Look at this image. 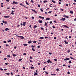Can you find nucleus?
<instances>
[{
  "label": "nucleus",
  "mask_w": 76,
  "mask_h": 76,
  "mask_svg": "<svg viewBox=\"0 0 76 76\" xmlns=\"http://www.w3.org/2000/svg\"><path fill=\"white\" fill-rule=\"evenodd\" d=\"M46 61L47 62V63H53V62L51 61L50 59H48V61Z\"/></svg>",
  "instance_id": "obj_1"
},
{
  "label": "nucleus",
  "mask_w": 76,
  "mask_h": 76,
  "mask_svg": "<svg viewBox=\"0 0 76 76\" xmlns=\"http://www.w3.org/2000/svg\"><path fill=\"white\" fill-rule=\"evenodd\" d=\"M20 4V6H22L24 7H26V8H28V7H26V6H24V5H23V4H22V3Z\"/></svg>",
  "instance_id": "obj_2"
},
{
  "label": "nucleus",
  "mask_w": 76,
  "mask_h": 76,
  "mask_svg": "<svg viewBox=\"0 0 76 76\" xmlns=\"http://www.w3.org/2000/svg\"><path fill=\"white\" fill-rule=\"evenodd\" d=\"M60 20H62L63 21H64V20H66V18H61L60 19Z\"/></svg>",
  "instance_id": "obj_3"
},
{
  "label": "nucleus",
  "mask_w": 76,
  "mask_h": 76,
  "mask_svg": "<svg viewBox=\"0 0 76 76\" xmlns=\"http://www.w3.org/2000/svg\"><path fill=\"white\" fill-rule=\"evenodd\" d=\"M70 58H66L65 59H64V61H67V60H69Z\"/></svg>",
  "instance_id": "obj_4"
},
{
  "label": "nucleus",
  "mask_w": 76,
  "mask_h": 76,
  "mask_svg": "<svg viewBox=\"0 0 76 76\" xmlns=\"http://www.w3.org/2000/svg\"><path fill=\"white\" fill-rule=\"evenodd\" d=\"M18 4V3L16 2L15 1H14L13 2V3L12 4Z\"/></svg>",
  "instance_id": "obj_5"
},
{
  "label": "nucleus",
  "mask_w": 76,
  "mask_h": 76,
  "mask_svg": "<svg viewBox=\"0 0 76 76\" xmlns=\"http://www.w3.org/2000/svg\"><path fill=\"white\" fill-rule=\"evenodd\" d=\"M39 23H42V20H39Z\"/></svg>",
  "instance_id": "obj_6"
},
{
  "label": "nucleus",
  "mask_w": 76,
  "mask_h": 76,
  "mask_svg": "<svg viewBox=\"0 0 76 76\" xmlns=\"http://www.w3.org/2000/svg\"><path fill=\"white\" fill-rule=\"evenodd\" d=\"M63 26L64 27H65V28H68V29H69V27H68L67 26H66V25H64Z\"/></svg>",
  "instance_id": "obj_7"
},
{
  "label": "nucleus",
  "mask_w": 76,
  "mask_h": 76,
  "mask_svg": "<svg viewBox=\"0 0 76 76\" xmlns=\"http://www.w3.org/2000/svg\"><path fill=\"white\" fill-rule=\"evenodd\" d=\"M11 14H12V15H14V11L12 10L11 12Z\"/></svg>",
  "instance_id": "obj_8"
},
{
  "label": "nucleus",
  "mask_w": 76,
  "mask_h": 76,
  "mask_svg": "<svg viewBox=\"0 0 76 76\" xmlns=\"http://www.w3.org/2000/svg\"><path fill=\"white\" fill-rule=\"evenodd\" d=\"M26 25V22H24L23 23V26H25Z\"/></svg>",
  "instance_id": "obj_9"
},
{
  "label": "nucleus",
  "mask_w": 76,
  "mask_h": 76,
  "mask_svg": "<svg viewBox=\"0 0 76 76\" xmlns=\"http://www.w3.org/2000/svg\"><path fill=\"white\" fill-rule=\"evenodd\" d=\"M39 18H41V19H44V17H41V16H39Z\"/></svg>",
  "instance_id": "obj_10"
},
{
  "label": "nucleus",
  "mask_w": 76,
  "mask_h": 76,
  "mask_svg": "<svg viewBox=\"0 0 76 76\" xmlns=\"http://www.w3.org/2000/svg\"><path fill=\"white\" fill-rule=\"evenodd\" d=\"M31 10H32V11H34V12L35 13H37V11H35V10H34L33 9H31Z\"/></svg>",
  "instance_id": "obj_11"
},
{
  "label": "nucleus",
  "mask_w": 76,
  "mask_h": 76,
  "mask_svg": "<svg viewBox=\"0 0 76 76\" xmlns=\"http://www.w3.org/2000/svg\"><path fill=\"white\" fill-rule=\"evenodd\" d=\"M28 44H31V43H32V41L30 40V41L28 42Z\"/></svg>",
  "instance_id": "obj_12"
},
{
  "label": "nucleus",
  "mask_w": 76,
  "mask_h": 76,
  "mask_svg": "<svg viewBox=\"0 0 76 76\" xmlns=\"http://www.w3.org/2000/svg\"><path fill=\"white\" fill-rule=\"evenodd\" d=\"M37 28V26L36 25H35L33 27V28Z\"/></svg>",
  "instance_id": "obj_13"
},
{
  "label": "nucleus",
  "mask_w": 76,
  "mask_h": 76,
  "mask_svg": "<svg viewBox=\"0 0 76 76\" xmlns=\"http://www.w3.org/2000/svg\"><path fill=\"white\" fill-rule=\"evenodd\" d=\"M26 3L27 5H28V6H29V3H28V2H27V1H26Z\"/></svg>",
  "instance_id": "obj_14"
},
{
  "label": "nucleus",
  "mask_w": 76,
  "mask_h": 76,
  "mask_svg": "<svg viewBox=\"0 0 76 76\" xmlns=\"http://www.w3.org/2000/svg\"><path fill=\"white\" fill-rule=\"evenodd\" d=\"M30 68L31 69H35L34 66H31Z\"/></svg>",
  "instance_id": "obj_15"
},
{
  "label": "nucleus",
  "mask_w": 76,
  "mask_h": 76,
  "mask_svg": "<svg viewBox=\"0 0 76 76\" xmlns=\"http://www.w3.org/2000/svg\"><path fill=\"white\" fill-rule=\"evenodd\" d=\"M39 39H44V37H40V38H39Z\"/></svg>",
  "instance_id": "obj_16"
},
{
  "label": "nucleus",
  "mask_w": 76,
  "mask_h": 76,
  "mask_svg": "<svg viewBox=\"0 0 76 76\" xmlns=\"http://www.w3.org/2000/svg\"><path fill=\"white\" fill-rule=\"evenodd\" d=\"M23 45H24V46H27V45H28V44L25 43L23 44Z\"/></svg>",
  "instance_id": "obj_17"
},
{
  "label": "nucleus",
  "mask_w": 76,
  "mask_h": 76,
  "mask_svg": "<svg viewBox=\"0 0 76 76\" xmlns=\"http://www.w3.org/2000/svg\"><path fill=\"white\" fill-rule=\"evenodd\" d=\"M64 42H65V44H68V42H67V41L66 40L64 41Z\"/></svg>",
  "instance_id": "obj_18"
},
{
  "label": "nucleus",
  "mask_w": 76,
  "mask_h": 76,
  "mask_svg": "<svg viewBox=\"0 0 76 76\" xmlns=\"http://www.w3.org/2000/svg\"><path fill=\"white\" fill-rule=\"evenodd\" d=\"M45 26H46V27H47L48 26L47 23V22H45Z\"/></svg>",
  "instance_id": "obj_19"
},
{
  "label": "nucleus",
  "mask_w": 76,
  "mask_h": 76,
  "mask_svg": "<svg viewBox=\"0 0 76 76\" xmlns=\"http://www.w3.org/2000/svg\"><path fill=\"white\" fill-rule=\"evenodd\" d=\"M38 74L37 73H35V74H34V76H37V75H38Z\"/></svg>",
  "instance_id": "obj_20"
},
{
  "label": "nucleus",
  "mask_w": 76,
  "mask_h": 76,
  "mask_svg": "<svg viewBox=\"0 0 76 76\" xmlns=\"http://www.w3.org/2000/svg\"><path fill=\"white\" fill-rule=\"evenodd\" d=\"M50 18H46V20H50Z\"/></svg>",
  "instance_id": "obj_21"
},
{
  "label": "nucleus",
  "mask_w": 76,
  "mask_h": 76,
  "mask_svg": "<svg viewBox=\"0 0 76 76\" xmlns=\"http://www.w3.org/2000/svg\"><path fill=\"white\" fill-rule=\"evenodd\" d=\"M70 13L71 14H73V12L72 11H71Z\"/></svg>",
  "instance_id": "obj_22"
},
{
  "label": "nucleus",
  "mask_w": 76,
  "mask_h": 76,
  "mask_svg": "<svg viewBox=\"0 0 76 76\" xmlns=\"http://www.w3.org/2000/svg\"><path fill=\"white\" fill-rule=\"evenodd\" d=\"M8 17H9V16L8 17V16H4V17H5V18H7Z\"/></svg>",
  "instance_id": "obj_23"
},
{
  "label": "nucleus",
  "mask_w": 76,
  "mask_h": 76,
  "mask_svg": "<svg viewBox=\"0 0 76 76\" xmlns=\"http://www.w3.org/2000/svg\"><path fill=\"white\" fill-rule=\"evenodd\" d=\"M52 1L54 3H56V2L55 1H54V0H52Z\"/></svg>",
  "instance_id": "obj_24"
},
{
  "label": "nucleus",
  "mask_w": 76,
  "mask_h": 76,
  "mask_svg": "<svg viewBox=\"0 0 76 76\" xmlns=\"http://www.w3.org/2000/svg\"><path fill=\"white\" fill-rule=\"evenodd\" d=\"M5 30V31H9V28H6Z\"/></svg>",
  "instance_id": "obj_25"
},
{
  "label": "nucleus",
  "mask_w": 76,
  "mask_h": 76,
  "mask_svg": "<svg viewBox=\"0 0 76 76\" xmlns=\"http://www.w3.org/2000/svg\"><path fill=\"white\" fill-rule=\"evenodd\" d=\"M40 10H41V12H44V10H42V8L40 9Z\"/></svg>",
  "instance_id": "obj_26"
},
{
  "label": "nucleus",
  "mask_w": 76,
  "mask_h": 76,
  "mask_svg": "<svg viewBox=\"0 0 76 76\" xmlns=\"http://www.w3.org/2000/svg\"><path fill=\"white\" fill-rule=\"evenodd\" d=\"M52 12V11H49L48 12V13H50V14H51V12Z\"/></svg>",
  "instance_id": "obj_27"
},
{
  "label": "nucleus",
  "mask_w": 76,
  "mask_h": 76,
  "mask_svg": "<svg viewBox=\"0 0 76 76\" xmlns=\"http://www.w3.org/2000/svg\"><path fill=\"white\" fill-rule=\"evenodd\" d=\"M72 62V61L71 60H70L69 61V64H70V63H71V62Z\"/></svg>",
  "instance_id": "obj_28"
},
{
  "label": "nucleus",
  "mask_w": 76,
  "mask_h": 76,
  "mask_svg": "<svg viewBox=\"0 0 76 76\" xmlns=\"http://www.w3.org/2000/svg\"><path fill=\"white\" fill-rule=\"evenodd\" d=\"M31 3H34V1L32 0H31Z\"/></svg>",
  "instance_id": "obj_29"
},
{
  "label": "nucleus",
  "mask_w": 76,
  "mask_h": 76,
  "mask_svg": "<svg viewBox=\"0 0 76 76\" xmlns=\"http://www.w3.org/2000/svg\"><path fill=\"white\" fill-rule=\"evenodd\" d=\"M22 58L20 59H19V61H22Z\"/></svg>",
  "instance_id": "obj_30"
},
{
  "label": "nucleus",
  "mask_w": 76,
  "mask_h": 76,
  "mask_svg": "<svg viewBox=\"0 0 76 76\" xmlns=\"http://www.w3.org/2000/svg\"><path fill=\"white\" fill-rule=\"evenodd\" d=\"M21 37H21V39H23V38H24V37H23V36H20Z\"/></svg>",
  "instance_id": "obj_31"
},
{
  "label": "nucleus",
  "mask_w": 76,
  "mask_h": 76,
  "mask_svg": "<svg viewBox=\"0 0 76 76\" xmlns=\"http://www.w3.org/2000/svg\"><path fill=\"white\" fill-rule=\"evenodd\" d=\"M13 56H14V57H16L17 55L16 54H13Z\"/></svg>",
  "instance_id": "obj_32"
},
{
  "label": "nucleus",
  "mask_w": 76,
  "mask_h": 76,
  "mask_svg": "<svg viewBox=\"0 0 76 76\" xmlns=\"http://www.w3.org/2000/svg\"><path fill=\"white\" fill-rule=\"evenodd\" d=\"M54 61H57V59H54Z\"/></svg>",
  "instance_id": "obj_33"
},
{
  "label": "nucleus",
  "mask_w": 76,
  "mask_h": 76,
  "mask_svg": "<svg viewBox=\"0 0 76 76\" xmlns=\"http://www.w3.org/2000/svg\"><path fill=\"white\" fill-rule=\"evenodd\" d=\"M32 50H33V51H35V49H34V48H33L32 49Z\"/></svg>",
  "instance_id": "obj_34"
},
{
  "label": "nucleus",
  "mask_w": 76,
  "mask_h": 76,
  "mask_svg": "<svg viewBox=\"0 0 76 76\" xmlns=\"http://www.w3.org/2000/svg\"><path fill=\"white\" fill-rule=\"evenodd\" d=\"M46 2H47V1H43V2L44 3H46Z\"/></svg>",
  "instance_id": "obj_35"
},
{
  "label": "nucleus",
  "mask_w": 76,
  "mask_h": 76,
  "mask_svg": "<svg viewBox=\"0 0 76 76\" xmlns=\"http://www.w3.org/2000/svg\"><path fill=\"white\" fill-rule=\"evenodd\" d=\"M45 73L46 74V75H48V72H47V71H45Z\"/></svg>",
  "instance_id": "obj_36"
},
{
  "label": "nucleus",
  "mask_w": 76,
  "mask_h": 76,
  "mask_svg": "<svg viewBox=\"0 0 76 76\" xmlns=\"http://www.w3.org/2000/svg\"><path fill=\"white\" fill-rule=\"evenodd\" d=\"M67 52L68 53H69V52H70V50H68L67 51Z\"/></svg>",
  "instance_id": "obj_37"
},
{
  "label": "nucleus",
  "mask_w": 76,
  "mask_h": 76,
  "mask_svg": "<svg viewBox=\"0 0 76 76\" xmlns=\"http://www.w3.org/2000/svg\"><path fill=\"white\" fill-rule=\"evenodd\" d=\"M31 47H32V48H35V46H34L33 45H31Z\"/></svg>",
  "instance_id": "obj_38"
},
{
  "label": "nucleus",
  "mask_w": 76,
  "mask_h": 76,
  "mask_svg": "<svg viewBox=\"0 0 76 76\" xmlns=\"http://www.w3.org/2000/svg\"><path fill=\"white\" fill-rule=\"evenodd\" d=\"M37 42V41H34L33 42V43H36Z\"/></svg>",
  "instance_id": "obj_39"
},
{
  "label": "nucleus",
  "mask_w": 76,
  "mask_h": 76,
  "mask_svg": "<svg viewBox=\"0 0 76 76\" xmlns=\"http://www.w3.org/2000/svg\"><path fill=\"white\" fill-rule=\"evenodd\" d=\"M41 29H42V30H44V28H42V27H41Z\"/></svg>",
  "instance_id": "obj_40"
},
{
  "label": "nucleus",
  "mask_w": 76,
  "mask_h": 76,
  "mask_svg": "<svg viewBox=\"0 0 76 76\" xmlns=\"http://www.w3.org/2000/svg\"><path fill=\"white\" fill-rule=\"evenodd\" d=\"M23 55H24V56H26V53H24L23 54Z\"/></svg>",
  "instance_id": "obj_41"
},
{
  "label": "nucleus",
  "mask_w": 76,
  "mask_h": 76,
  "mask_svg": "<svg viewBox=\"0 0 76 76\" xmlns=\"http://www.w3.org/2000/svg\"><path fill=\"white\" fill-rule=\"evenodd\" d=\"M49 53L50 55H51V54H52V53L51 52H49Z\"/></svg>",
  "instance_id": "obj_42"
},
{
  "label": "nucleus",
  "mask_w": 76,
  "mask_h": 76,
  "mask_svg": "<svg viewBox=\"0 0 76 76\" xmlns=\"http://www.w3.org/2000/svg\"><path fill=\"white\" fill-rule=\"evenodd\" d=\"M50 24H51V23H53V22L52 21H50Z\"/></svg>",
  "instance_id": "obj_43"
},
{
  "label": "nucleus",
  "mask_w": 76,
  "mask_h": 76,
  "mask_svg": "<svg viewBox=\"0 0 76 76\" xmlns=\"http://www.w3.org/2000/svg\"><path fill=\"white\" fill-rule=\"evenodd\" d=\"M45 39H48V37H45Z\"/></svg>",
  "instance_id": "obj_44"
},
{
  "label": "nucleus",
  "mask_w": 76,
  "mask_h": 76,
  "mask_svg": "<svg viewBox=\"0 0 76 76\" xmlns=\"http://www.w3.org/2000/svg\"><path fill=\"white\" fill-rule=\"evenodd\" d=\"M30 58L31 59H32V58H32V57H31V56H30Z\"/></svg>",
  "instance_id": "obj_45"
},
{
  "label": "nucleus",
  "mask_w": 76,
  "mask_h": 76,
  "mask_svg": "<svg viewBox=\"0 0 76 76\" xmlns=\"http://www.w3.org/2000/svg\"><path fill=\"white\" fill-rule=\"evenodd\" d=\"M6 1H7L8 2H9V1H10L9 0H6Z\"/></svg>",
  "instance_id": "obj_46"
},
{
  "label": "nucleus",
  "mask_w": 76,
  "mask_h": 76,
  "mask_svg": "<svg viewBox=\"0 0 76 76\" xmlns=\"http://www.w3.org/2000/svg\"><path fill=\"white\" fill-rule=\"evenodd\" d=\"M54 23H56L57 22V21H56V20L54 21Z\"/></svg>",
  "instance_id": "obj_47"
},
{
  "label": "nucleus",
  "mask_w": 76,
  "mask_h": 76,
  "mask_svg": "<svg viewBox=\"0 0 76 76\" xmlns=\"http://www.w3.org/2000/svg\"><path fill=\"white\" fill-rule=\"evenodd\" d=\"M67 74H68V75L70 74V72L68 71V72H67Z\"/></svg>",
  "instance_id": "obj_48"
},
{
  "label": "nucleus",
  "mask_w": 76,
  "mask_h": 76,
  "mask_svg": "<svg viewBox=\"0 0 76 76\" xmlns=\"http://www.w3.org/2000/svg\"><path fill=\"white\" fill-rule=\"evenodd\" d=\"M69 38H72V36H69Z\"/></svg>",
  "instance_id": "obj_49"
},
{
  "label": "nucleus",
  "mask_w": 76,
  "mask_h": 76,
  "mask_svg": "<svg viewBox=\"0 0 76 76\" xmlns=\"http://www.w3.org/2000/svg\"><path fill=\"white\" fill-rule=\"evenodd\" d=\"M57 71H59V69H56Z\"/></svg>",
  "instance_id": "obj_50"
},
{
  "label": "nucleus",
  "mask_w": 76,
  "mask_h": 76,
  "mask_svg": "<svg viewBox=\"0 0 76 76\" xmlns=\"http://www.w3.org/2000/svg\"><path fill=\"white\" fill-rule=\"evenodd\" d=\"M5 24H7V22L6 21H5L4 22Z\"/></svg>",
  "instance_id": "obj_51"
},
{
  "label": "nucleus",
  "mask_w": 76,
  "mask_h": 76,
  "mask_svg": "<svg viewBox=\"0 0 76 76\" xmlns=\"http://www.w3.org/2000/svg\"><path fill=\"white\" fill-rule=\"evenodd\" d=\"M40 46H37V48H40Z\"/></svg>",
  "instance_id": "obj_52"
},
{
  "label": "nucleus",
  "mask_w": 76,
  "mask_h": 76,
  "mask_svg": "<svg viewBox=\"0 0 76 76\" xmlns=\"http://www.w3.org/2000/svg\"><path fill=\"white\" fill-rule=\"evenodd\" d=\"M65 18H69V17L67 16H66L65 17Z\"/></svg>",
  "instance_id": "obj_53"
},
{
  "label": "nucleus",
  "mask_w": 76,
  "mask_h": 76,
  "mask_svg": "<svg viewBox=\"0 0 76 76\" xmlns=\"http://www.w3.org/2000/svg\"><path fill=\"white\" fill-rule=\"evenodd\" d=\"M4 43H6L7 42L6 41H4L3 42Z\"/></svg>",
  "instance_id": "obj_54"
},
{
  "label": "nucleus",
  "mask_w": 76,
  "mask_h": 76,
  "mask_svg": "<svg viewBox=\"0 0 76 76\" xmlns=\"http://www.w3.org/2000/svg\"><path fill=\"white\" fill-rule=\"evenodd\" d=\"M6 75H9V73H6Z\"/></svg>",
  "instance_id": "obj_55"
},
{
  "label": "nucleus",
  "mask_w": 76,
  "mask_h": 76,
  "mask_svg": "<svg viewBox=\"0 0 76 76\" xmlns=\"http://www.w3.org/2000/svg\"><path fill=\"white\" fill-rule=\"evenodd\" d=\"M36 73H38V70H36Z\"/></svg>",
  "instance_id": "obj_56"
},
{
  "label": "nucleus",
  "mask_w": 76,
  "mask_h": 76,
  "mask_svg": "<svg viewBox=\"0 0 76 76\" xmlns=\"http://www.w3.org/2000/svg\"><path fill=\"white\" fill-rule=\"evenodd\" d=\"M40 64H41V63H38V65H40Z\"/></svg>",
  "instance_id": "obj_57"
},
{
  "label": "nucleus",
  "mask_w": 76,
  "mask_h": 76,
  "mask_svg": "<svg viewBox=\"0 0 76 76\" xmlns=\"http://www.w3.org/2000/svg\"><path fill=\"white\" fill-rule=\"evenodd\" d=\"M11 75H14L13 73V72H11Z\"/></svg>",
  "instance_id": "obj_58"
},
{
  "label": "nucleus",
  "mask_w": 76,
  "mask_h": 76,
  "mask_svg": "<svg viewBox=\"0 0 76 76\" xmlns=\"http://www.w3.org/2000/svg\"><path fill=\"white\" fill-rule=\"evenodd\" d=\"M66 66V64L63 65V66L64 67V66Z\"/></svg>",
  "instance_id": "obj_59"
},
{
  "label": "nucleus",
  "mask_w": 76,
  "mask_h": 76,
  "mask_svg": "<svg viewBox=\"0 0 76 76\" xmlns=\"http://www.w3.org/2000/svg\"><path fill=\"white\" fill-rule=\"evenodd\" d=\"M43 70H45V68H43Z\"/></svg>",
  "instance_id": "obj_60"
},
{
  "label": "nucleus",
  "mask_w": 76,
  "mask_h": 76,
  "mask_svg": "<svg viewBox=\"0 0 76 76\" xmlns=\"http://www.w3.org/2000/svg\"><path fill=\"white\" fill-rule=\"evenodd\" d=\"M38 7H40V5L39 4V5H38Z\"/></svg>",
  "instance_id": "obj_61"
},
{
  "label": "nucleus",
  "mask_w": 76,
  "mask_h": 76,
  "mask_svg": "<svg viewBox=\"0 0 76 76\" xmlns=\"http://www.w3.org/2000/svg\"><path fill=\"white\" fill-rule=\"evenodd\" d=\"M74 20V21H76V18Z\"/></svg>",
  "instance_id": "obj_62"
},
{
  "label": "nucleus",
  "mask_w": 76,
  "mask_h": 76,
  "mask_svg": "<svg viewBox=\"0 0 76 76\" xmlns=\"http://www.w3.org/2000/svg\"><path fill=\"white\" fill-rule=\"evenodd\" d=\"M12 9H15V8L12 7Z\"/></svg>",
  "instance_id": "obj_63"
},
{
  "label": "nucleus",
  "mask_w": 76,
  "mask_h": 76,
  "mask_svg": "<svg viewBox=\"0 0 76 76\" xmlns=\"http://www.w3.org/2000/svg\"><path fill=\"white\" fill-rule=\"evenodd\" d=\"M31 18H32V19H34V17H31Z\"/></svg>",
  "instance_id": "obj_64"
}]
</instances>
